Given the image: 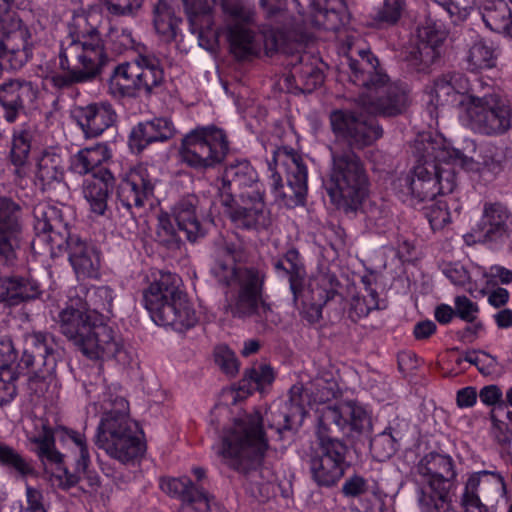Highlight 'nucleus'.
Here are the masks:
<instances>
[{
	"label": "nucleus",
	"instance_id": "obj_24",
	"mask_svg": "<svg viewBox=\"0 0 512 512\" xmlns=\"http://www.w3.org/2000/svg\"><path fill=\"white\" fill-rule=\"evenodd\" d=\"M20 204L8 197H0V258L12 264L20 249L23 219Z\"/></svg>",
	"mask_w": 512,
	"mask_h": 512
},
{
	"label": "nucleus",
	"instance_id": "obj_4",
	"mask_svg": "<svg viewBox=\"0 0 512 512\" xmlns=\"http://www.w3.org/2000/svg\"><path fill=\"white\" fill-rule=\"evenodd\" d=\"M58 67L62 73L52 72L47 80L56 89L88 83L101 76L109 61L105 43L99 30L90 26L86 16H77L69 34L61 41Z\"/></svg>",
	"mask_w": 512,
	"mask_h": 512
},
{
	"label": "nucleus",
	"instance_id": "obj_3",
	"mask_svg": "<svg viewBox=\"0 0 512 512\" xmlns=\"http://www.w3.org/2000/svg\"><path fill=\"white\" fill-rule=\"evenodd\" d=\"M416 165L397 180L403 196L418 202L432 201L438 194H450L456 182V165L465 166L470 159L460 150L440 140L427 139L415 146Z\"/></svg>",
	"mask_w": 512,
	"mask_h": 512
},
{
	"label": "nucleus",
	"instance_id": "obj_33",
	"mask_svg": "<svg viewBox=\"0 0 512 512\" xmlns=\"http://www.w3.org/2000/svg\"><path fill=\"white\" fill-rule=\"evenodd\" d=\"M258 181V175L251 163L246 159H235L228 162L221 176V185L218 187L219 200L230 194L236 197L238 191L251 188Z\"/></svg>",
	"mask_w": 512,
	"mask_h": 512
},
{
	"label": "nucleus",
	"instance_id": "obj_10",
	"mask_svg": "<svg viewBox=\"0 0 512 512\" xmlns=\"http://www.w3.org/2000/svg\"><path fill=\"white\" fill-rule=\"evenodd\" d=\"M181 278L171 272L159 276L143 291V302L152 320L182 332L197 323V315L180 289Z\"/></svg>",
	"mask_w": 512,
	"mask_h": 512
},
{
	"label": "nucleus",
	"instance_id": "obj_22",
	"mask_svg": "<svg viewBox=\"0 0 512 512\" xmlns=\"http://www.w3.org/2000/svg\"><path fill=\"white\" fill-rule=\"evenodd\" d=\"M156 179L144 165L129 169L117 186L118 209L123 208L133 221L136 211L142 209L154 196Z\"/></svg>",
	"mask_w": 512,
	"mask_h": 512
},
{
	"label": "nucleus",
	"instance_id": "obj_64",
	"mask_svg": "<svg viewBox=\"0 0 512 512\" xmlns=\"http://www.w3.org/2000/svg\"><path fill=\"white\" fill-rule=\"evenodd\" d=\"M492 435L500 445H509L512 441V427L491 414Z\"/></svg>",
	"mask_w": 512,
	"mask_h": 512
},
{
	"label": "nucleus",
	"instance_id": "obj_49",
	"mask_svg": "<svg viewBox=\"0 0 512 512\" xmlns=\"http://www.w3.org/2000/svg\"><path fill=\"white\" fill-rule=\"evenodd\" d=\"M283 258L286 264L291 265L290 272V291L293 295V302L297 304L303 290L304 279L306 275L305 266L301 261L300 253L296 248L288 249Z\"/></svg>",
	"mask_w": 512,
	"mask_h": 512
},
{
	"label": "nucleus",
	"instance_id": "obj_55",
	"mask_svg": "<svg viewBox=\"0 0 512 512\" xmlns=\"http://www.w3.org/2000/svg\"><path fill=\"white\" fill-rule=\"evenodd\" d=\"M182 232L176 230L173 223L167 216L159 217L156 236L158 242L168 249H178L182 241Z\"/></svg>",
	"mask_w": 512,
	"mask_h": 512
},
{
	"label": "nucleus",
	"instance_id": "obj_17",
	"mask_svg": "<svg viewBox=\"0 0 512 512\" xmlns=\"http://www.w3.org/2000/svg\"><path fill=\"white\" fill-rule=\"evenodd\" d=\"M240 275L238 291L230 305L231 315L241 320H252L265 328L273 317L271 304L263 298L265 274L257 268L250 267Z\"/></svg>",
	"mask_w": 512,
	"mask_h": 512
},
{
	"label": "nucleus",
	"instance_id": "obj_42",
	"mask_svg": "<svg viewBox=\"0 0 512 512\" xmlns=\"http://www.w3.org/2000/svg\"><path fill=\"white\" fill-rule=\"evenodd\" d=\"M64 179L63 161L59 154L45 152L38 159L35 171V184L46 191Z\"/></svg>",
	"mask_w": 512,
	"mask_h": 512
},
{
	"label": "nucleus",
	"instance_id": "obj_43",
	"mask_svg": "<svg viewBox=\"0 0 512 512\" xmlns=\"http://www.w3.org/2000/svg\"><path fill=\"white\" fill-rule=\"evenodd\" d=\"M153 25L163 40L173 41L182 19L176 15L174 7L167 0H157L153 5Z\"/></svg>",
	"mask_w": 512,
	"mask_h": 512
},
{
	"label": "nucleus",
	"instance_id": "obj_46",
	"mask_svg": "<svg viewBox=\"0 0 512 512\" xmlns=\"http://www.w3.org/2000/svg\"><path fill=\"white\" fill-rule=\"evenodd\" d=\"M407 12L406 0H383L372 14L373 23L379 28H387L398 24Z\"/></svg>",
	"mask_w": 512,
	"mask_h": 512
},
{
	"label": "nucleus",
	"instance_id": "obj_6",
	"mask_svg": "<svg viewBox=\"0 0 512 512\" xmlns=\"http://www.w3.org/2000/svg\"><path fill=\"white\" fill-rule=\"evenodd\" d=\"M52 336L45 332L25 335L20 361L9 336L0 337V406L9 404L17 395L16 381L21 374L30 380H45L56 368V356L51 346Z\"/></svg>",
	"mask_w": 512,
	"mask_h": 512
},
{
	"label": "nucleus",
	"instance_id": "obj_35",
	"mask_svg": "<svg viewBox=\"0 0 512 512\" xmlns=\"http://www.w3.org/2000/svg\"><path fill=\"white\" fill-rule=\"evenodd\" d=\"M200 215V200L194 194L182 197L173 208V216L179 231L191 242L205 235Z\"/></svg>",
	"mask_w": 512,
	"mask_h": 512
},
{
	"label": "nucleus",
	"instance_id": "obj_40",
	"mask_svg": "<svg viewBox=\"0 0 512 512\" xmlns=\"http://www.w3.org/2000/svg\"><path fill=\"white\" fill-rule=\"evenodd\" d=\"M481 14L487 28L512 39V12L504 0H485Z\"/></svg>",
	"mask_w": 512,
	"mask_h": 512
},
{
	"label": "nucleus",
	"instance_id": "obj_58",
	"mask_svg": "<svg viewBox=\"0 0 512 512\" xmlns=\"http://www.w3.org/2000/svg\"><path fill=\"white\" fill-rule=\"evenodd\" d=\"M245 378L254 382L258 388H263L274 381L275 375L270 365L260 364L246 370Z\"/></svg>",
	"mask_w": 512,
	"mask_h": 512
},
{
	"label": "nucleus",
	"instance_id": "obj_48",
	"mask_svg": "<svg viewBox=\"0 0 512 512\" xmlns=\"http://www.w3.org/2000/svg\"><path fill=\"white\" fill-rule=\"evenodd\" d=\"M0 465L22 478L35 473L30 461L14 448L3 443H0Z\"/></svg>",
	"mask_w": 512,
	"mask_h": 512
},
{
	"label": "nucleus",
	"instance_id": "obj_54",
	"mask_svg": "<svg viewBox=\"0 0 512 512\" xmlns=\"http://www.w3.org/2000/svg\"><path fill=\"white\" fill-rule=\"evenodd\" d=\"M440 56L435 44L421 42L410 55V63L417 72L426 71Z\"/></svg>",
	"mask_w": 512,
	"mask_h": 512
},
{
	"label": "nucleus",
	"instance_id": "obj_37",
	"mask_svg": "<svg viewBox=\"0 0 512 512\" xmlns=\"http://www.w3.org/2000/svg\"><path fill=\"white\" fill-rule=\"evenodd\" d=\"M40 294L38 282L30 276L0 278V302L9 306L36 299Z\"/></svg>",
	"mask_w": 512,
	"mask_h": 512
},
{
	"label": "nucleus",
	"instance_id": "obj_34",
	"mask_svg": "<svg viewBox=\"0 0 512 512\" xmlns=\"http://www.w3.org/2000/svg\"><path fill=\"white\" fill-rule=\"evenodd\" d=\"M503 482L504 479L498 472L483 470L471 474L461 498L465 512H490L489 508L481 502L480 493L488 492L490 488L496 489Z\"/></svg>",
	"mask_w": 512,
	"mask_h": 512
},
{
	"label": "nucleus",
	"instance_id": "obj_59",
	"mask_svg": "<svg viewBox=\"0 0 512 512\" xmlns=\"http://www.w3.org/2000/svg\"><path fill=\"white\" fill-rule=\"evenodd\" d=\"M108 36L113 44L114 50L118 53L134 47L135 41L129 29L111 28Z\"/></svg>",
	"mask_w": 512,
	"mask_h": 512
},
{
	"label": "nucleus",
	"instance_id": "obj_9",
	"mask_svg": "<svg viewBox=\"0 0 512 512\" xmlns=\"http://www.w3.org/2000/svg\"><path fill=\"white\" fill-rule=\"evenodd\" d=\"M263 421L261 413L255 411L235 419L223 431L219 454L224 464L246 476L260 467L268 449Z\"/></svg>",
	"mask_w": 512,
	"mask_h": 512
},
{
	"label": "nucleus",
	"instance_id": "obj_2",
	"mask_svg": "<svg viewBox=\"0 0 512 512\" xmlns=\"http://www.w3.org/2000/svg\"><path fill=\"white\" fill-rule=\"evenodd\" d=\"M369 425L367 412L356 402H342L321 409L317 429L319 448L308 461L311 477L318 486L336 485L350 466L347 461L348 446L329 433L334 429L345 434L360 433Z\"/></svg>",
	"mask_w": 512,
	"mask_h": 512
},
{
	"label": "nucleus",
	"instance_id": "obj_8",
	"mask_svg": "<svg viewBox=\"0 0 512 512\" xmlns=\"http://www.w3.org/2000/svg\"><path fill=\"white\" fill-rule=\"evenodd\" d=\"M103 416L97 427L95 445L110 457L128 463L140 457L145 446L138 424L129 416V403L120 395L108 393L102 401Z\"/></svg>",
	"mask_w": 512,
	"mask_h": 512
},
{
	"label": "nucleus",
	"instance_id": "obj_63",
	"mask_svg": "<svg viewBox=\"0 0 512 512\" xmlns=\"http://www.w3.org/2000/svg\"><path fill=\"white\" fill-rule=\"evenodd\" d=\"M478 313V306L466 296H458L455 299V315L462 320L473 323Z\"/></svg>",
	"mask_w": 512,
	"mask_h": 512
},
{
	"label": "nucleus",
	"instance_id": "obj_52",
	"mask_svg": "<svg viewBox=\"0 0 512 512\" xmlns=\"http://www.w3.org/2000/svg\"><path fill=\"white\" fill-rule=\"evenodd\" d=\"M450 201L453 202L454 211L459 213L460 207L452 198L439 199L425 207V216L434 231L443 229L451 222Z\"/></svg>",
	"mask_w": 512,
	"mask_h": 512
},
{
	"label": "nucleus",
	"instance_id": "obj_44",
	"mask_svg": "<svg viewBox=\"0 0 512 512\" xmlns=\"http://www.w3.org/2000/svg\"><path fill=\"white\" fill-rule=\"evenodd\" d=\"M160 487L165 493L181 498L183 503L201 499L205 491L194 484L189 477L164 478L160 482Z\"/></svg>",
	"mask_w": 512,
	"mask_h": 512
},
{
	"label": "nucleus",
	"instance_id": "obj_13",
	"mask_svg": "<svg viewBox=\"0 0 512 512\" xmlns=\"http://www.w3.org/2000/svg\"><path fill=\"white\" fill-rule=\"evenodd\" d=\"M229 150L226 132L215 125H207L197 126L183 136L178 155L186 166L205 173L221 165Z\"/></svg>",
	"mask_w": 512,
	"mask_h": 512
},
{
	"label": "nucleus",
	"instance_id": "obj_30",
	"mask_svg": "<svg viewBox=\"0 0 512 512\" xmlns=\"http://www.w3.org/2000/svg\"><path fill=\"white\" fill-rule=\"evenodd\" d=\"M483 243H503L512 234V212L502 203H485L479 222Z\"/></svg>",
	"mask_w": 512,
	"mask_h": 512
},
{
	"label": "nucleus",
	"instance_id": "obj_57",
	"mask_svg": "<svg viewBox=\"0 0 512 512\" xmlns=\"http://www.w3.org/2000/svg\"><path fill=\"white\" fill-rule=\"evenodd\" d=\"M143 3L144 0H104L107 11L116 16H133Z\"/></svg>",
	"mask_w": 512,
	"mask_h": 512
},
{
	"label": "nucleus",
	"instance_id": "obj_51",
	"mask_svg": "<svg viewBox=\"0 0 512 512\" xmlns=\"http://www.w3.org/2000/svg\"><path fill=\"white\" fill-rule=\"evenodd\" d=\"M113 290L108 286L93 289L89 296V311L99 319H109L113 315Z\"/></svg>",
	"mask_w": 512,
	"mask_h": 512
},
{
	"label": "nucleus",
	"instance_id": "obj_20",
	"mask_svg": "<svg viewBox=\"0 0 512 512\" xmlns=\"http://www.w3.org/2000/svg\"><path fill=\"white\" fill-rule=\"evenodd\" d=\"M0 24V65L18 70L32 56L31 31L17 15L1 19Z\"/></svg>",
	"mask_w": 512,
	"mask_h": 512
},
{
	"label": "nucleus",
	"instance_id": "obj_45",
	"mask_svg": "<svg viewBox=\"0 0 512 512\" xmlns=\"http://www.w3.org/2000/svg\"><path fill=\"white\" fill-rule=\"evenodd\" d=\"M32 133L27 129H20L13 134L10 158L16 167L15 173L19 177L26 175L25 165L27 164L31 149Z\"/></svg>",
	"mask_w": 512,
	"mask_h": 512
},
{
	"label": "nucleus",
	"instance_id": "obj_36",
	"mask_svg": "<svg viewBox=\"0 0 512 512\" xmlns=\"http://www.w3.org/2000/svg\"><path fill=\"white\" fill-rule=\"evenodd\" d=\"M115 184V177L110 169L94 172V177L86 180L83 195L88 202L91 212L102 216L108 207L109 194Z\"/></svg>",
	"mask_w": 512,
	"mask_h": 512
},
{
	"label": "nucleus",
	"instance_id": "obj_27",
	"mask_svg": "<svg viewBox=\"0 0 512 512\" xmlns=\"http://www.w3.org/2000/svg\"><path fill=\"white\" fill-rule=\"evenodd\" d=\"M72 116L86 139L97 138L106 130L115 126L118 115L108 101L92 102L77 106Z\"/></svg>",
	"mask_w": 512,
	"mask_h": 512
},
{
	"label": "nucleus",
	"instance_id": "obj_28",
	"mask_svg": "<svg viewBox=\"0 0 512 512\" xmlns=\"http://www.w3.org/2000/svg\"><path fill=\"white\" fill-rule=\"evenodd\" d=\"M176 132L170 118L154 117L132 127L128 136V146L132 153L139 155L152 144L168 142Z\"/></svg>",
	"mask_w": 512,
	"mask_h": 512
},
{
	"label": "nucleus",
	"instance_id": "obj_23",
	"mask_svg": "<svg viewBox=\"0 0 512 512\" xmlns=\"http://www.w3.org/2000/svg\"><path fill=\"white\" fill-rule=\"evenodd\" d=\"M302 384L293 385L287 398H279L271 403L265 412V420L270 429H274L279 437L286 431L297 429L305 417Z\"/></svg>",
	"mask_w": 512,
	"mask_h": 512
},
{
	"label": "nucleus",
	"instance_id": "obj_60",
	"mask_svg": "<svg viewBox=\"0 0 512 512\" xmlns=\"http://www.w3.org/2000/svg\"><path fill=\"white\" fill-rule=\"evenodd\" d=\"M378 302L373 298L368 300L366 297H354L350 307V318L353 321L366 317L372 310L378 309Z\"/></svg>",
	"mask_w": 512,
	"mask_h": 512
},
{
	"label": "nucleus",
	"instance_id": "obj_25",
	"mask_svg": "<svg viewBox=\"0 0 512 512\" xmlns=\"http://www.w3.org/2000/svg\"><path fill=\"white\" fill-rule=\"evenodd\" d=\"M483 78L472 81L459 72H447L437 76L430 87V103L437 107L450 106L471 101L472 89L481 84Z\"/></svg>",
	"mask_w": 512,
	"mask_h": 512
},
{
	"label": "nucleus",
	"instance_id": "obj_62",
	"mask_svg": "<svg viewBox=\"0 0 512 512\" xmlns=\"http://www.w3.org/2000/svg\"><path fill=\"white\" fill-rule=\"evenodd\" d=\"M369 491L367 481L359 475L347 478L342 486V493L345 497L356 498Z\"/></svg>",
	"mask_w": 512,
	"mask_h": 512
},
{
	"label": "nucleus",
	"instance_id": "obj_14",
	"mask_svg": "<svg viewBox=\"0 0 512 512\" xmlns=\"http://www.w3.org/2000/svg\"><path fill=\"white\" fill-rule=\"evenodd\" d=\"M271 186L282 204L296 207L304 204L307 194V166L303 157L292 148L278 147L268 162Z\"/></svg>",
	"mask_w": 512,
	"mask_h": 512
},
{
	"label": "nucleus",
	"instance_id": "obj_29",
	"mask_svg": "<svg viewBox=\"0 0 512 512\" xmlns=\"http://www.w3.org/2000/svg\"><path fill=\"white\" fill-rule=\"evenodd\" d=\"M86 306L87 303L81 298L71 299L70 303L59 311L55 319L61 334L76 348L97 318Z\"/></svg>",
	"mask_w": 512,
	"mask_h": 512
},
{
	"label": "nucleus",
	"instance_id": "obj_41",
	"mask_svg": "<svg viewBox=\"0 0 512 512\" xmlns=\"http://www.w3.org/2000/svg\"><path fill=\"white\" fill-rule=\"evenodd\" d=\"M318 59L305 53L293 64L292 77L303 93H311L324 81L323 71L317 66Z\"/></svg>",
	"mask_w": 512,
	"mask_h": 512
},
{
	"label": "nucleus",
	"instance_id": "obj_31",
	"mask_svg": "<svg viewBox=\"0 0 512 512\" xmlns=\"http://www.w3.org/2000/svg\"><path fill=\"white\" fill-rule=\"evenodd\" d=\"M242 254L243 247L239 242L223 240L217 246L210 272L219 284L230 286L233 283H240V274L247 268L236 266V262L241 260Z\"/></svg>",
	"mask_w": 512,
	"mask_h": 512
},
{
	"label": "nucleus",
	"instance_id": "obj_38",
	"mask_svg": "<svg viewBox=\"0 0 512 512\" xmlns=\"http://www.w3.org/2000/svg\"><path fill=\"white\" fill-rule=\"evenodd\" d=\"M310 14L314 26L335 31L344 23L347 5L345 0H310Z\"/></svg>",
	"mask_w": 512,
	"mask_h": 512
},
{
	"label": "nucleus",
	"instance_id": "obj_56",
	"mask_svg": "<svg viewBox=\"0 0 512 512\" xmlns=\"http://www.w3.org/2000/svg\"><path fill=\"white\" fill-rule=\"evenodd\" d=\"M214 361L225 374L235 376L239 370V361L235 353L226 345L214 349Z\"/></svg>",
	"mask_w": 512,
	"mask_h": 512
},
{
	"label": "nucleus",
	"instance_id": "obj_32",
	"mask_svg": "<svg viewBox=\"0 0 512 512\" xmlns=\"http://www.w3.org/2000/svg\"><path fill=\"white\" fill-rule=\"evenodd\" d=\"M339 282L334 276L324 275L310 284L309 298L303 301L300 311L302 319L309 324H316L322 318L323 307L336 297H340L337 287Z\"/></svg>",
	"mask_w": 512,
	"mask_h": 512
},
{
	"label": "nucleus",
	"instance_id": "obj_15",
	"mask_svg": "<svg viewBox=\"0 0 512 512\" xmlns=\"http://www.w3.org/2000/svg\"><path fill=\"white\" fill-rule=\"evenodd\" d=\"M56 440L63 445H74L79 449V457L76 460L74 472L69 473L66 469L64 470L68 485L73 486L78 483L80 475L86 473L90 464L86 437L84 434L65 426L59 425L51 428L47 420L40 419V430L30 438V441L36 445L35 452L42 462L62 464L64 455L56 449Z\"/></svg>",
	"mask_w": 512,
	"mask_h": 512
},
{
	"label": "nucleus",
	"instance_id": "obj_16",
	"mask_svg": "<svg viewBox=\"0 0 512 512\" xmlns=\"http://www.w3.org/2000/svg\"><path fill=\"white\" fill-rule=\"evenodd\" d=\"M164 83V70L154 55L138 54L132 61L114 68L111 86L116 85L121 96H135L136 91L146 95L156 93Z\"/></svg>",
	"mask_w": 512,
	"mask_h": 512
},
{
	"label": "nucleus",
	"instance_id": "obj_1",
	"mask_svg": "<svg viewBox=\"0 0 512 512\" xmlns=\"http://www.w3.org/2000/svg\"><path fill=\"white\" fill-rule=\"evenodd\" d=\"M329 124L336 140L348 146L342 151L330 147L327 193L331 202L347 215L362 209L366 226L381 231L389 222L390 212L384 204H364L370 189L369 176L364 162L353 150L372 145L382 136L383 130L374 117L344 109L331 111Z\"/></svg>",
	"mask_w": 512,
	"mask_h": 512
},
{
	"label": "nucleus",
	"instance_id": "obj_5",
	"mask_svg": "<svg viewBox=\"0 0 512 512\" xmlns=\"http://www.w3.org/2000/svg\"><path fill=\"white\" fill-rule=\"evenodd\" d=\"M346 65L350 81L363 89L359 103L370 113L391 117L406 111L410 103L407 86L391 83L370 50H351Z\"/></svg>",
	"mask_w": 512,
	"mask_h": 512
},
{
	"label": "nucleus",
	"instance_id": "obj_50",
	"mask_svg": "<svg viewBox=\"0 0 512 512\" xmlns=\"http://www.w3.org/2000/svg\"><path fill=\"white\" fill-rule=\"evenodd\" d=\"M398 434H394L392 428L388 427L370 440V451L377 461L383 462L394 455L397 451Z\"/></svg>",
	"mask_w": 512,
	"mask_h": 512
},
{
	"label": "nucleus",
	"instance_id": "obj_61",
	"mask_svg": "<svg viewBox=\"0 0 512 512\" xmlns=\"http://www.w3.org/2000/svg\"><path fill=\"white\" fill-rule=\"evenodd\" d=\"M442 272L456 286H465L470 282L469 272L460 263L444 264Z\"/></svg>",
	"mask_w": 512,
	"mask_h": 512
},
{
	"label": "nucleus",
	"instance_id": "obj_53",
	"mask_svg": "<svg viewBox=\"0 0 512 512\" xmlns=\"http://www.w3.org/2000/svg\"><path fill=\"white\" fill-rule=\"evenodd\" d=\"M512 157L510 148L488 144L482 152V163L487 170L494 174L500 173Z\"/></svg>",
	"mask_w": 512,
	"mask_h": 512
},
{
	"label": "nucleus",
	"instance_id": "obj_39",
	"mask_svg": "<svg viewBox=\"0 0 512 512\" xmlns=\"http://www.w3.org/2000/svg\"><path fill=\"white\" fill-rule=\"evenodd\" d=\"M112 153L105 143H97L91 147L80 149L71 157L70 166L72 171L79 175L89 173L94 177V172L108 169L104 165L111 159Z\"/></svg>",
	"mask_w": 512,
	"mask_h": 512
},
{
	"label": "nucleus",
	"instance_id": "obj_11",
	"mask_svg": "<svg viewBox=\"0 0 512 512\" xmlns=\"http://www.w3.org/2000/svg\"><path fill=\"white\" fill-rule=\"evenodd\" d=\"M466 125L476 134L499 137L512 129V104L487 80L472 89L471 101L460 102Z\"/></svg>",
	"mask_w": 512,
	"mask_h": 512
},
{
	"label": "nucleus",
	"instance_id": "obj_21",
	"mask_svg": "<svg viewBox=\"0 0 512 512\" xmlns=\"http://www.w3.org/2000/svg\"><path fill=\"white\" fill-rule=\"evenodd\" d=\"M77 349L91 360L115 359L123 364L128 360L120 332L99 317L93 322Z\"/></svg>",
	"mask_w": 512,
	"mask_h": 512
},
{
	"label": "nucleus",
	"instance_id": "obj_26",
	"mask_svg": "<svg viewBox=\"0 0 512 512\" xmlns=\"http://www.w3.org/2000/svg\"><path fill=\"white\" fill-rule=\"evenodd\" d=\"M38 97V88L25 79H8L0 83V107L3 119L15 123L21 114L31 108Z\"/></svg>",
	"mask_w": 512,
	"mask_h": 512
},
{
	"label": "nucleus",
	"instance_id": "obj_47",
	"mask_svg": "<svg viewBox=\"0 0 512 512\" xmlns=\"http://www.w3.org/2000/svg\"><path fill=\"white\" fill-rule=\"evenodd\" d=\"M466 61L472 71L492 68L496 64L495 50L485 40L478 39L470 46Z\"/></svg>",
	"mask_w": 512,
	"mask_h": 512
},
{
	"label": "nucleus",
	"instance_id": "obj_19",
	"mask_svg": "<svg viewBox=\"0 0 512 512\" xmlns=\"http://www.w3.org/2000/svg\"><path fill=\"white\" fill-rule=\"evenodd\" d=\"M239 199L230 194L220 199L224 214L237 228L246 230H264L272 225L270 210L264 202V194L259 189L240 192Z\"/></svg>",
	"mask_w": 512,
	"mask_h": 512
},
{
	"label": "nucleus",
	"instance_id": "obj_12",
	"mask_svg": "<svg viewBox=\"0 0 512 512\" xmlns=\"http://www.w3.org/2000/svg\"><path fill=\"white\" fill-rule=\"evenodd\" d=\"M455 463L451 456L430 452L416 465L418 505L421 512H455L448 493L456 479Z\"/></svg>",
	"mask_w": 512,
	"mask_h": 512
},
{
	"label": "nucleus",
	"instance_id": "obj_18",
	"mask_svg": "<svg viewBox=\"0 0 512 512\" xmlns=\"http://www.w3.org/2000/svg\"><path fill=\"white\" fill-rule=\"evenodd\" d=\"M228 19V40L231 52L240 60L256 55L259 44L256 33L249 27L254 23L255 10L247 0H222Z\"/></svg>",
	"mask_w": 512,
	"mask_h": 512
},
{
	"label": "nucleus",
	"instance_id": "obj_7",
	"mask_svg": "<svg viewBox=\"0 0 512 512\" xmlns=\"http://www.w3.org/2000/svg\"><path fill=\"white\" fill-rule=\"evenodd\" d=\"M36 240L45 243L52 255L68 252V260L77 278H97L100 268L98 250L92 244L71 235L60 208L47 203L35 206Z\"/></svg>",
	"mask_w": 512,
	"mask_h": 512
}]
</instances>
